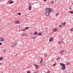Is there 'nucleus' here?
Segmentation results:
<instances>
[{"mask_svg":"<svg viewBox=\"0 0 73 73\" xmlns=\"http://www.w3.org/2000/svg\"><path fill=\"white\" fill-rule=\"evenodd\" d=\"M46 12H47L49 13H50V9H49V8H46Z\"/></svg>","mask_w":73,"mask_h":73,"instance_id":"nucleus-1","label":"nucleus"},{"mask_svg":"<svg viewBox=\"0 0 73 73\" xmlns=\"http://www.w3.org/2000/svg\"><path fill=\"white\" fill-rule=\"evenodd\" d=\"M61 69L62 70H64L65 69H66V67L65 66V64H64L61 67Z\"/></svg>","mask_w":73,"mask_h":73,"instance_id":"nucleus-2","label":"nucleus"},{"mask_svg":"<svg viewBox=\"0 0 73 73\" xmlns=\"http://www.w3.org/2000/svg\"><path fill=\"white\" fill-rule=\"evenodd\" d=\"M4 41V38L3 37H0V41L3 42Z\"/></svg>","mask_w":73,"mask_h":73,"instance_id":"nucleus-3","label":"nucleus"},{"mask_svg":"<svg viewBox=\"0 0 73 73\" xmlns=\"http://www.w3.org/2000/svg\"><path fill=\"white\" fill-rule=\"evenodd\" d=\"M57 30H58V29L56 28V29H54L53 28V29H52V32H56V31H57Z\"/></svg>","mask_w":73,"mask_h":73,"instance_id":"nucleus-4","label":"nucleus"},{"mask_svg":"<svg viewBox=\"0 0 73 73\" xmlns=\"http://www.w3.org/2000/svg\"><path fill=\"white\" fill-rule=\"evenodd\" d=\"M50 14V13H49L46 12H46L45 13V15L47 16H49V15Z\"/></svg>","mask_w":73,"mask_h":73,"instance_id":"nucleus-5","label":"nucleus"},{"mask_svg":"<svg viewBox=\"0 0 73 73\" xmlns=\"http://www.w3.org/2000/svg\"><path fill=\"white\" fill-rule=\"evenodd\" d=\"M35 67L36 69H38L39 68V67H38V65H35Z\"/></svg>","mask_w":73,"mask_h":73,"instance_id":"nucleus-6","label":"nucleus"},{"mask_svg":"<svg viewBox=\"0 0 73 73\" xmlns=\"http://www.w3.org/2000/svg\"><path fill=\"white\" fill-rule=\"evenodd\" d=\"M20 23L19 22V20H17L16 21H15L14 22V23L15 24H19Z\"/></svg>","mask_w":73,"mask_h":73,"instance_id":"nucleus-7","label":"nucleus"},{"mask_svg":"<svg viewBox=\"0 0 73 73\" xmlns=\"http://www.w3.org/2000/svg\"><path fill=\"white\" fill-rule=\"evenodd\" d=\"M15 44L13 43H11V46L12 48L15 46Z\"/></svg>","mask_w":73,"mask_h":73,"instance_id":"nucleus-8","label":"nucleus"},{"mask_svg":"<svg viewBox=\"0 0 73 73\" xmlns=\"http://www.w3.org/2000/svg\"><path fill=\"white\" fill-rule=\"evenodd\" d=\"M26 35H27V33L25 32L23 33L22 36H25Z\"/></svg>","mask_w":73,"mask_h":73,"instance_id":"nucleus-9","label":"nucleus"},{"mask_svg":"<svg viewBox=\"0 0 73 73\" xmlns=\"http://www.w3.org/2000/svg\"><path fill=\"white\" fill-rule=\"evenodd\" d=\"M50 11V12L52 13L53 12V9L50 8H49Z\"/></svg>","mask_w":73,"mask_h":73,"instance_id":"nucleus-10","label":"nucleus"},{"mask_svg":"<svg viewBox=\"0 0 73 73\" xmlns=\"http://www.w3.org/2000/svg\"><path fill=\"white\" fill-rule=\"evenodd\" d=\"M53 40V38L52 37L50 38L49 39V41H52Z\"/></svg>","mask_w":73,"mask_h":73,"instance_id":"nucleus-11","label":"nucleus"},{"mask_svg":"<svg viewBox=\"0 0 73 73\" xmlns=\"http://www.w3.org/2000/svg\"><path fill=\"white\" fill-rule=\"evenodd\" d=\"M40 59H41V60L40 61V63L42 64V63L43 62V59L41 58Z\"/></svg>","mask_w":73,"mask_h":73,"instance_id":"nucleus-12","label":"nucleus"},{"mask_svg":"<svg viewBox=\"0 0 73 73\" xmlns=\"http://www.w3.org/2000/svg\"><path fill=\"white\" fill-rule=\"evenodd\" d=\"M65 24H66V22H64V23H62V25L63 26L65 25Z\"/></svg>","mask_w":73,"mask_h":73,"instance_id":"nucleus-13","label":"nucleus"},{"mask_svg":"<svg viewBox=\"0 0 73 73\" xmlns=\"http://www.w3.org/2000/svg\"><path fill=\"white\" fill-rule=\"evenodd\" d=\"M41 35H42V33L40 32L38 33V36H41Z\"/></svg>","mask_w":73,"mask_h":73,"instance_id":"nucleus-14","label":"nucleus"},{"mask_svg":"<svg viewBox=\"0 0 73 73\" xmlns=\"http://www.w3.org/2000/svg\"><path fill=\"white\" fill-rule=\"evenodd\" d=\"M36 37V35H34L33 36H32L33 39H35Z\"/></svg>","mask_w":73,"mask_h":73,"instance_id":"nucleus-15","label":"nucleus"},{"mask_svg":"<svg viewBox=\"0 0 73 73\" xmlns=\"http://www.w3.org/2000/svg\"><path fill=\"white\" fill-rule=\"evenodd\" d=\"M34 35H38V33L37 32H35V33H34Z\"/></svg>","mask_w":73,"mask_h":73,"instance_id":"nucleus-16","label":"nucleus"},{"mask_svg":"<svg viewBox=\"0 0 73 73\" xmlns=\"http://www.w3.org/2000/svg\"><path fill=\"white\" fill-rule=\"evenodd\" d=\"M31 8H32V7H31V6L29 5V10H31Z\"/></svg>","mask_w":73,"mask_h":73,"instance_id":"nucleus-17","label":"nucleus"},{"mask_svg":"<svg viewBox=\"0 0 73 73\" xmlns=\"http://www.w3.org/2000/svg\"><path fill=\"white\" fill-rule=\"evenodd\" d=\"M54 3V1H51V4H53V3Z\"/></svg>","mask_w":73,"mask_h":73,"instance_id":"nucleus-18","label":"nucleus"},{"mask_svg":"<svg viewBox=\"0 0 73 73\" xmlns=\"http://www.w3.org/2000/svg\"><path fill=\"white\" fill-rule=\"evenodd\" d=\"M3 60V57H1L0 58V60L1 61H2V60Z\"/></svg>","mask_w":73,"mask_h":73,"instance_id":"nucleus-19","label":"nucleus"},{"mask_svg":"<svg viewBox=\"0 0 73 73\" xmlns=\"http://www.w3.org/2000/svg\"><path fill=\"white\" fill-rule=\"evenodd\" d=\"M29 27H26L25 28V30H27V29H28L29 28Z\"/></svg>","mask_w":73,"mask_h":73,"instance_id":"nucleus-20","label":"nucleus"},{"mask_svg":"<svg viewBox=\"0 0 73 73\" xmlns=\"http://www.w3.org/2000/svg\"><path fill=\"white\" fill-rule=\"evenodd\" d=\"M69 13H71L72 14H73V11H69Z\"/></svg>","mask_w":73,"mask_h":73,"instance_id":"nucleus-21","label":"nucleus"},{"mask_svg":"<svg viewBox=\"0 0 73 73\" xmlns=\"http://www.w3.org/2000/svg\"><path fill=\"white\" fill-rule=\"evenodd\" d=\"M45 29L46 30V32H48V28L46 27L45 28Z\"/></svg>","mask_w":73,"mask_h":73,"instance_id":"nucleus-22","label":"nucleus"},{"mask_svg":"<svg viewBox=\"0 0 73 73\" xmlns=\"http://www.w3.org/2000/svg\"><path fill=\"white\" fill-rule=\"evenodd\" d=\"M64 64H62V63H60V65L62 66V65H64Z\"/></svg>","mask_w":73,"mask_h":73,"instance_id":"nucleus-23","label":"nucleus"},{"mask_svg":"<svg viewBox=\"0 0 73 73\" xmlns=\"http://www.w3.org/2000/svg\"><path fill=\"white\" fill-rule=\"evenodd\" d=\"M64 52V51L62 50V51H60V53L61 54H62V53H63V52Z\"/></svg>","mask_w":73,"mask_h":73,"instance_id":"nucleus-24","label":"nucleus"},{"mask_svg":"<svg viewBox=\"0 0 73 73\" xmlns=\"http://www.w3.org/2000/svg\"><path fill=\"white\" fill-rule=\"evenodd\" d=\"M15 46H16V45H17V42H16L15 43Z\"/></svg>","mask_w":73,"mask_h":73,"instance_id":"nucleus-25","label":"nucleus"},{"mask_svg":"<svg viewBox=\"0 0 73 73\" xmlns=\"http://www.w3.org/2000/svg\"><path fill=\"white\" fill-rule=\"evenodd\" d=\"M70 31H72L73 32V28H72L70 30Z\"/></svg>","mask_w":73,"mask_h":73,"instance_id":"nucleus-26","label":"nucleus"},{"mask_svg":"<svg viewBox=\"0 0 73 73\" xmlns=\"http://www.w3.org/2000/svg\"><path fill=\"white\" fill-rule=\"evenodd\" d=\"M47 56H48V55H47V54H45L44 55V56L45 57H47Z\"/></svg>","mask_w":73,"mask_h":73,"instance_id":"nucleus-27","label":"nucleus"},{"mask_svg":"<svg viewBox=\"0 0 73 73\" xmlns=\"http://www.w3.org/2000/svg\"><path fill=\"white\" fill-rule=\"evenodd\" d=\"M13 3V1H12L11 2L9 3V4H12V3Z\"/></svg>","mask_w":73,"mask_h":73,"instance_id":"nucleus-28","label":"nucleus"},{"mask_svg":"<svg viewBox=\"0 0 73 73\" xmlns=\"http://www.w3.org/2000/svg\"><path fill=\"white\" fill-rule=\"evenodd\" d=\"M18 15H19V16H20L21 15V13H17Z\"/></svg>","mask_w":73,"mask_h":73,"instance_id":"nucleus-29","label":"nucleus"},{"mask_svg":"<svg viewBox=\"0 0 73 73\" xmlns=\"http://www.w3.org/2000/svg\"><path fill=\"white\" fill-rule=\"evenodd\" d=\"M58 44H60V45H61V42H58Z\"/></svg>","mask_w":73,"mask_h":73,"instance_id":"nucleus-30","label":"nucleus"},{"mask_svg":"<svg viewBox=\"0 0 73 73\" xmlns=\"http://www.w3.org/2000/svg\"><path fill=\"white\" fill-rule=\"evenodd\" d=\"M24 31H24H25V30L24 29H23L22 30H21V31Z\"/></svg>","mask_w":73,"mask_h":73,"instance_id":"nucleus-31","label":"nucleus"},{"mask_svg":"<svg viewBox=\"0 0 73 73\" xmlns=\"http://www.w3.org/2000/svg\"><path fill=\"white\" fill-rule=\"evenodd\" d=\"M58 13L56 14V16H58Z\"/></svg>","mask_w":73,"mask_h":73,"instance_id":"nucleus-32","label":"nucleus"},{"mask_svg":"<svg viewBox=\"0 0 73 73\" xmlns=\"http://www.w3.org/2000/svg\"><path fill=\"white\" fill-rule=\"evenodd\" d=\"M60 60V58H57V60Z\"/></svg>","mask_w":73,"mask_h":73,"instance_id":"nucleus-33","label":"nucleus"},{"mask_svg":"<svg viewBox=\"0 0 73 73\" xmlns=\"http://www.w3.org/2000/svg\"><path fill=\"white\" fill-rule=\"evenodd\" d=\"M31 72H30V71H27V73H30Z\"/></svg>","mask_w":73,"mask_h":73,"instance_id":"nucleus-34","label":"nucleus"},{"mask_svg":"<svg viewBox=\"0 0 73 73\" xmlns=\"http://www.w3.org/2000/svg\"><path fill=\"white\" fill-rule=\"evenodd\" d=\"M2 45V43H0V45Z\"/></svg>","mask_w":73,"mask_h":73,"instance_id":"nucleus-35","label":"nucleus"},{"mask_svg":"<svg viewBox=\"0 0 73 73\" xmlns=\"http://www.w3.org/2000/svg\"><path fill=\"white\" fill-rule=\"evenodd\" d=\"M59 27H61H61H62V26H61V25H59Z\"/></svg>","mask_w":73,"mask_h":73,"instance_id":"nucleus-36","label":"nucleus"},{"mask_svg":"<svg viewBox=\"0 0 73 73\" xmlns=\"http://www.w3.org/2000/svg\"><path fill=\"white\" fill-rule=\"evenodd\" d=\"M6 51V49H5L3 50V52H5Z\"/></svg>","mask_w":73,"mask_h":73,"instance_id":"nucleus-37","label":"nucleus"},{"mask_svg":"<svg viewBox=\"0 0 73 73\" xmlns=\"http://www.w3.org/2000/svg\"><path fill=\"white\" fill-rule=\"evenodd\" d=\"M69 64H70V63H67V65H69Z\"/></svg>","mask_w":73,"mask_h":73,"instance_id":"nucleus-38","label":"nucleus"},{"mask_svg":"<svg viewBox=\"0 0 73 73\" xmlns=\"http://www.w3.org/2000/svg\"><path fill=\"white\" fill-rule=\"evenodd\" d=\"M17 55H19V54H16L15 55V56H17Z\"/></svg>","mask_w":73,"mask_h":73,"instance_id":"nucleus-39","label":"nucleus"},{"mask_svg":"<svg viewBox=\"0 0 73 73\" xmlns=\"http://www.w3.org/2000/svg\"><path fill=\"white\" fill-rule=\"evenodd\" d=\"M61 42L62 43H63V42H64L62 41H61Z\"/></svg>","mask_w":73,"mask_h":73,"instance_id":"nucleus-40","label":"nucleus"},{"mask_svg":"<svg viewBox=\"0 0 73 73\" xmlns=\"http://www.w3.org/2000/svg\"><path fill=\"white\" fill-rule=\"evenodd\" d=\"M50 71H48V73H50Z\"/></svg>","mask_w":73,"mask_h":73,"instance_id":"nucleus-41","label":"nucleus"},{"mask_svg":"<svg viewBox=\"0 0 73 73\" xmlns=\"http://www.w3.org/2000/svg\"><path fill=\"white\" fill-rule=\"evenodd\" d=\"M44 1H46L47 0H44Z\"/></svg>","mask_w":73,"mask_h":73,"instance_id":"nucleus-42","label":"nucleus"},{"mask_svg":"<svg viewBox=\"0 0 73 73\" xmlns=\"http://www.w3.org/2000/svg\"><path fill=\"white\" fill-rule=\"evenodd\" d=\"M53 66H55V64H54L53 65Z\"/></svg>","mask_w":73,"mask_h":73,"instance_id":"nucleus-43","label":"nucleus"},{"mask_svg":"<svg viewBox=\"0 0 73 73\" xmlns=\"http://www.w3.org/2000/svg\"><path fill=\"white\" fill-rule=\"evenodd\" d=\"M9 2H11V0L9 1Z\"/></svg>","mask_w":73,"mask_h":73,"instance_id":"nucleus-44","label":"nucleus"},{"mask_svg":"<svg viewBox=\"0 0 73 73\" xmlns=\"http://www.w3.org/2000/svg\"><path fill=\"white\" fill-rule=\"evenodd\" d=\"M21 32V31H20V30L19 31V32Z\"/></svg>","mask_w":73,"mask_h":73,"instance_id":"nucleus-45","label":"nucleus"},{"mask_svg":"<svg viewBox=\"0 0 73 73\" xmlns=\"http://www.w3.org/2000/svg\"><path fill=\"white\" fill-rule=\"evenodd\" d=\"M72 9V8H71L70 9H70Z\"/></svg>","mask_w":73,"mask_h":73,"instance_id":"nucleus-46","label":"nucleus"},{"mask_svg":"<svg viewBox=\"0 0 73 73\" xmlns=\"http://www.w3.org/2000/svg\"><path fill=\"white\" fill-rule=\"evenodd\" d=\"M34 73H37V72H35Z\"/></svg>","mask_w":73,"mask_h":73,"instance_id":"nucleus-47","label":"nucleus"},{"mask_svg":"<svg viewBox=\"0 0 73 73\" xmlns=\"http://www.w3.org/2000/svg\"><path fill=\"white\" fill-rule=\"evenodd\" d=\"M31 35H32V33H31Z\"/></svg>","mask_w":73,"mask_h":73,"instance_id":"nucleus-48","label":"nucleus"},{"mask_svg":"<svg viewBox=\"0 0 73 73\" xmlns=\"http://www.w3.org/2000/svg\"><path fill=\"white\" fill-rule=\"evenodd\" d=\"M1 64V63H0V65Z\"/></svg>","mask_w":73,"mask_h":73,"instance_id":"nucleus-49","label":"nucleus"}]
</instances>
